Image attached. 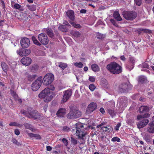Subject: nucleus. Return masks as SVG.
<instances>
[{"mask_svg":"<svg viewBox=\"0 0 154 154\" xmlns=\"http://www.w3.org/2000/svg\"><path fill=\"white\" fill-rule=\"evenodd\" d=\"M113 16L114 18L117 21H121L122 20L119 14L118 11L114 12Z\"/></svg>","mask_w":154,"mask_h":154,"instance_id":"obj_24","label":"nucleus"},{"mask_svg":"<svg viewBox=\"0 0 154 154\" xmlns=\"http://www.w3.org/2000/svg\"><path fill=\"white\" fill-rule=\"evenodd\" d=\"M47 33L48 35L51 38L54 37V34L51 28H48L47 30Z\"/></svg>","mask_w":154,"mask_h":154,"instance_id":"obj_32","label":"nucleus"},{"mask_svg":"<svg viewBox=\"0 0 154 154\" xmlns=\"http://www.w3.org/2000/svg\"><path fill=\"white\" fill-rule=\"evenodd\" d=\"M71 145L73 147L77 144L78 141L76 139H75L73 137H71Z\"/></svg>","mask_w":154,"mask_h":154,"instance_id":"obj_33","label":"nucleus"},{"mask_svg":"<svg viewBox=\"0 0 154 154\" xmlns=\"http://www.w3.org/2000/svg\"><path fill=\"white\" fill-rule=\"evenodd\" d=\"M1 66L2 69L5 72H7L9 67L7 64L5 62L2 61L1 63Z\"/></svg>","mask_w":154,"mask_h":154,"instance_id":"obj_23","label":"nucleus"},{"mask_svg":"<svg viewBox=\"0 0 154 154\" xmlns=\"http://www.w3.org/2000/svg\"><path fill=\"white\" fill-rule=\"evenodd\" d=\"M129 60L130 62H129V63H132L133 64H134L135 61L134 58L132 57H130Z\"/></svg>","mask_w":154,"mask_h":154,"instance_id":"obj_55","label":"nucleus"},{"mask_svg":"<svg viewBox=\"0 0 154 154\" xmlns=\"http://www.w3.org/2000/svg\"><path fill=\"white\" fill-rule=\"evenodd\" d=\"M149 122L148 119H144L139 122L137 126L138 128L140 129L144 127Z\"/></svg>","mask_w":154,"mask_h":154,"instance_id":"obj_19","label":"nucleus"},{"mask_svg":"<svg viewBox=\"0 0 154 154\" xmlns=\"http://www.w3.org/2000/svg\"><path fill=\"white\" fill-rule=\"evenodd\" d=\"M111 141L112 142L117 141L118 142H119L120 141V139L118 137H115L112 139Z\"/></svg>","mask_w":154,"mask_h":154,"instance_id":"obj_45","label":"nucleus"},{"mask_svg":"<svg viewBox=\"0 0 154 154\" xmlns=\"http://www.w3.org/2000/svg\"><path fill=\"white\" fill-rule=\"evenodd\" d=\"M124 17L127 20H132L137 16V14L134 11H124L122 13Z\"/></svg>","mask_w":154,"mask_h":154,"instance_id":"obj_5","label":"nucleus"},{"mask_svg":"<svg viewBox=\"0 0 154 154\" xmlns=\"http://www.w3.org/2000/svg\"><path fill=\"white\" fill-rule=\"evenodd\" d=\"M45 88H48L49 91H50V90L54 91V90L55 87L53 85H50L48 87Z\"/></svg>","mask_w":154,"mask_h":154,"instance_id":"obj_49","label":"nucleus"},{"mask_svg":"<svg viewBox=\"0 0 154 154\" xmlns=\"http://www.w3.org/2000/svg\"><path fill=\"white\" fill-rule=\"evenodd\" d=\"M0 4L2 6V8L3 9V11L4 12L6 11V6L4 1L3 0H1Z\"/></svg>","mask_w":154,"mask_h":154,"instance_id":"obj_40","label":"nucleus"},{"mask_svg":"<svg viewBox=\"0 0 154 154\" xmlns=\"http://www.w3.org/2000/svg\"><path fill=\"white\" fill-rule=\"evenodd\" d=\"M149 110L148 107L146 106H141L139 109V111L140 113H147L149 112Z\"/></svg>","mask_w":154,"mask_h":154,"instance_id":"obj_20","label":"nucleus"},{"mask_svg":"<svg viewBox=\"0 0 154 154\" xmlns=\"http://www.w3.org/2000/svg\"><path fill=\"white\" fill-rule=\"evenodd\" d=\"M81 115V113L79 110L71 108L66 117L68 119H76L80 117Z\"/></svg>","mask_w":154,"mask_h":154,"instance_id":"obj_4","label":"nucleus"},{"mask_svg":"<svg viewBox=\"0 0 154 154\" xmlns=\"http://www.w3.org/2000/svg\"><path fill=\"white\" fill-rule=\"evenodd\" d=\"M21 46L23 48H28L30 44V40L27 38H24L20 42Z\"/></svg>","mask_w":154,"mask_h":154,"instance_id":"obj_11","label":"nucleus"},{"mask_svg":"<svg viewBox=\"0 0 154 154\" xmlns=\"http://www.w3.org/2000/svg\"><path fill=\"white\" fill-rule=\"evenodd\" d=\"M95 88V86L93 84H91L89 86V88L91 91H93Z\"/></svg>","mask_w":154,"mask_h":154,"instance_id":"obj_48","label":"nucleus"},{"mask_svg":"<svg viewBox=\"0 0 154 154\" xmlns=\"http://www.w3.org/2000/svg\"><path fill=\"white\" fill-rule=\"evenodd\" d=\"M145 140L146 141V142L148 144H149V143H150V142H151L150 138L149 137H146L145 138Z\"/></svg>","mask_w":154,"mask_h":154,"instance_id":"obj_58","label":"nucleus"},{"mask_svg":"<svg viewBox=\"0 0 154 154\" xmlns=\"http://www.w3.org/2000/svg\"><path fill=\"white\" fill-rule=\"evenodd\" d=\"M17 54L20 56H24L29 55L31 51L29 49H21L17 50Z\"/></svg>","mask_w":154,"mask_h":154,"instance_id":"obj_13","label":"nucleus"},{"mask_svg":"<svg viewBox=\"0 0 154 154\" xmlns=\"http://www.w3.org/2000/svg\"><path fill=\"white\" fill-rule=\"evenodd\" d=\"M26 7L27 9H26L27 11H35L36 9V6L34 4L26 5Z\"/></svg>","mask_w":154,"mask_h":154,"instance_id":"obj_21","label":"nucleus"},{"mask_svg":"<svg viewBox=\"0 0 154 154\" xmlns=\"http://www.w3.org/2000/svg\"><path fill=\"white\" fill-rule=\"evenodd\" d=\"M38 38L40 42L44 45H46L48 43L49 40L48 36L47 35L44 33L39 34L38 35Z\"/></svg>","mask_w":154,"mask_h":154,"instance_id":"obj_10","label":"nucleus"},{"mask_svg":"<svg viewBox=\"0 0 154 154\" xmlns=\"http://www.w3.org/2000/svg\"><path fill=\"white\" fill-rule=\"evenodd\" d=\"M66 112V109L65 108H60L57 111L56 115L60 117H63Z\"/></svg>","mask_w":154,"mask_h":154,"instance_id":"obj_17","label":"nucleus"},{"mask_svg":"<svg viewBox=\"0 0 154 154\" xmlns=\"http://www.w3.org/2000/svg\"><path fill=\"white\" fill-rule=\"evenodd\" d=\"M62 141L63 143L64 144V145L66 146H67L68 144V140L66 139L65 138H63L62 139Z\"/></svg>","mask_w":154,"mask_h":154,"instance_id":"obj_47","label":"nucleus"},{"mask_svg":"<svg viewBox=\"0 0 154 154\" xmlns=\"http://www.w3.org/2000/svg\"><path fill=\"white\" fill-rule=\"evenodd\" d=\"M137 81L139 83L144 84L146 83L147 79L146 76L140 75L138 77Z\"/></svg>","mask_w":154,"mask_h":154,"instance_id":"obj_18","label":"nucleus"},{"mask_svg":"<svg viewBox=\"0 0 154 154\" xmlns=\"http://www.w3.org/2000/svg\"><path fill=\"white\" fill-rule=\"evenodd\" d=\"M9 125L11 126H15L20 127L23 126L22 125L20 124L19 123H17L16 122H11L9 124Z\"/></svg>","mask_w":154,"mask_h":154,"instance_id":"obj_37","label":"nucleus"},{"mask_svg":"<svg viewBox=\"0 0 154 154\" xmlns=\"http://www.w3.org/2000/svg\"><path fill=\"white\" fill-rule=\"evenodd\" d=\"M69 128L66 126H64L63 127V130L64 131H68L69 130Z\"/></svg>","mask_w":154,"mask_h":154,"instance_id":"obj_62","label":"nucleus"},{"mask_svg":"<svg viewBox=\"0 0 154 154\" xmlns=\"http://www.w3.org/2000/svg\"><path fill=\"white\" fill-rule=\"evenodd\" d=\"M102 84L106 85L107 83L106 80L105 79H102L101 80Z\"/></svg>","mask_w":154,"mask_h":154,"instance_id":"obj_57","label":"nucleus"},{"mask_svg":"<svg viewBox=\"0 0 154 154\" xmlns=\"http://www.w3.org/2000/svg\"><path fill=\"white\" fill-rule=\"evenodd\" d=\"M106 68L111 73L115 75L119 74L122 71V67L115 61L107 65Z\"/></svg>","mask_w":154,"mask_h":154,"instance_id":"obj_1","label":"nucleus"},{"mask_svg":"<svg viewBox=\"0 0 154 154\" xmlns=\"http://www.w3.org/2000/svg\"><path fill=\"white\" fill-rule=\"evenodd\" d=\"M32 60L29 57H24L21 60L22 63L24 65L28 66L31 63Z\"/></svg>","mask_w":154,"mask_h":154,"instance_id":"obj_16","label":"nucleus"},{"mask_svg":"<svg viewBox=\"0 0 154 154\" xmlns=\"http://www.w3.org/2000/svg\"><path fill=\"white\" fill-rule=\"evenodd\" d=\"M27 80L29 81H32L34 80L35 79L36 75H29L27 73L26 74Z\"/></svg>","mask_w":154,"mask_h":154,"instance_id":"obj_27","label":"nucleus"},{"mask_svg":"<svg viewBox=\"0 0 154 154\" xmlns=\"http://www.w3.org/2000/svg\"><path fill=\"white\" fill-rule=\"evenodd\" d=\"M68 65L66 63L60 62L59 63V66L62 68L63 70H64L67 67Z\"/></svg>","mask_w":154,"mask_h":154,"instance_id":"obj_36","label":"nucleus"},{"mask_svg":"<svg viewBox=\"0 0 154 154\" xmlns=\"http://www.w3.org/2000/svg\"><path fill=\"white\" fill-rule=\"evenodd\" d=\"M149 126L147 128V130L149 133H154V126L150 125L149 124Z\"/></svg>","mask_w":154,"mask_h":154,"instance_id":"obj_34","label":"nucleus"},{"mask_svg":"<svg viewBox=\"0 0 154 154\" xmlns=\"http://www.w3.org/2000/svg\"><path fill=\"white\" fill-rule=\"evenodd\" d=\"M66 15L67 17L70 19L72 20H73L75 19V17L74 15V12L72 10H70L68 11L66 13Z\"/></svg>","mask_w":154,"mask_h":154,"instance_id":"obj_22","label":"nucleus"},{"mask_svg":"<svg viewBox=\"0 0 154 154\" xmlns=\"http://www.w3.org/2000/svg\"><path fill=\"white\" fill-rule=\"evenodd\" d=\"M63 24H64L63 25H65L66 26L69 28H71V26L69 25V23L68 22L65 21L63 23Z\"/></svg>","mask_w":154,"mask_h":154,"instance_id":"obj_60","label":"nucleus"},{"mask_svg":"<svg viewBox=\"0 0 154 154\" xmlns=\"http://www.w3.org/2000/svg\"><path fill=\"white\" fill-rule=\"evenodd\" d=\"M28 112L29 115H26V116L29 118H33L34 119H38L40 117V115L36 110H33L31 108L28 109Z\"/></svg>","mask_w":154,"mask_h":154,"instance_id":"obj_8","label":"nucleus"},{"mask_svg":"<svg viewBox=\"0 0 154 154\" xmlns=\"http://www.w3.org/2000/svg\"><path fill=\"white\" fill-rule=\"evenodd\" d=\"M52 96L51 94H49L48 95L43 98H44V100L45 102L48 103L52 99Z\"/></svg>","mask_w":154,"mask_h":154,"instance_id":"obj_31","label":"nucleus"},{"mask_svg":"<svg viewBox=\"0 0 154 154\" xmlns=\"http://www.w3.org/2000/svg\"><path fill=\"white\" fill-rule=\"evenodd\" d=\"M137 32L138 34H140L142 32V28H139L137 30Z\"/></svg>","mask_w":154,"mask_h":154,"instance_id":"obj_64","label":"nucleus"},{"mask_svg":"<svg viewBox=\"0 0 154 154\" xmlns=\"http://www.w3.org/2000/svg\"><path fill=\"white\" fill-rule=\"evenodd\" d=\"M74 65L77 67L81 68L83 66V64L82 62H76L74 63Z\"/></svg>","mask_w":154,"mask_h":154,"instance_id":"obj_43","label":"nucleus"},{"mask_svg":"<svg viewBox=\"0 0 154 154\" xmlns=\"http://www.w3.org/2000/svg\"><path fill=\"white\" fill-rule=\"evenodd\" d=\"M72 35L75 37H79L80 33L79 32L74 31L72 32Z\"/></svg>","mask_w":154,"mask_h":154,"instance_id":"obj_44","label":"nucleus"},{"mask_svg":"<svg viewBox=\"0 0 154 154\" xmlns=\"http://www.w3.org/2000/svg\"><path fill=\"white\" fill-rule=\"evenodd\" d=\"M104 122H102L100 125L97 126V128H101V130L103 131V132H109L111 131V126H103L105 124Z\"/></svg>","mask_w":154,"mask_h":154,"instance_id":"obj_14","label":"nucleus"},{"mask_svg":"<svg viewBox=\"0 0 154 154\" xmlns=\"http://www.w3.org/2000/svg\"><path fill=\"white\" fill-rule=\"evenodd\" d=\"M51 94L48 88H45L38 94V97L40 98H43Z\"/></svg>","mask_w":154,"mask_h":154,"instance_id":"obj_15","label":"nucleus"},{"mask_svg":"<svg viewBox=\"0 0 154 154\" xmlns=\"http://www.w3.org/2000/svg\"><path fill=\"white\" fill-rule=\"evenodd\" d=\"M142 32H143L145 33L150 34L152 33V31L151 30L144 28H142Z\"/></svg>","mask_w":154,"mask_h":154,"instance_id":"obj_41","label":"nucleus"},{"mask_svg":"<svg viewBox=\"0 0 154 154\" xmlns=\"http://www.w3.org/2000/svg\"><path fill=\"white\" fill-rule=\"evenodd\" d=\"M14 133L17 135H19L20 134V132L18 129H16L14 130Z\"/></svg>","mask_w":154,"mask_h":154,"instance_id":"obj_61","label":"nucleus"},{"mask_svg":"<svg viewBox=\"0 0 154 154\" xmlns=\"http://www.w3.org/2000/svg\"><path fill=\"white\" fill-rule=\"evenodd\" d=\"M89 80L92 82H94L95 81L94 77L92 76H90L89 78Z\"/></svg>","mask_w":154,"mask_h":154,"instance_id":"obj_56","label":"nucleus"},{"mask_svg":"<svg viewBox=\"0 0 154 154\" xmlns=\"http://www.w3.org/2000/svg\"><path fill=\"white\" fill-rule=\"evenodd\" d=\"M150 116V115L147 113H145L143 115H138L137 116V119L140 120L143 118H149Z\"/></svg>","mask_w":154,"mask_h":154,"instance_id":"obj_28","label":"nucleus"},{"mask_svg":"<svg viewBox=\"0 0 154 154\" xmlns=\"http://www.w3.org/2000/svg\"><path fill=\"white\" fill-rule=\"evenodd\" d=\"M12 142L13 143L17 146H19L20 144V143L18 142L17 140L14 138H13L12 139Z\"/></svg>","mask_w":154,"mask_h":154,"instance_id":"obj_51","label":"nucleus"},{"mask_svg":"<svg viewBox=\"0 0 154 154\" xmlns=\"http://www.w3.org/2000/svg\"><path fill=\"white\" fill-rule=\"evenodd\" d=\"M134 64L131 63H127L125 65V67L129 70H132L134 67Z\"/></svg>","mask_w":154,"mask_h":154,"instance_id":"obj_30","label":"nucleus"},{"mask_svg":"<svg viewBox=\"0 0 154 154\" xmlns=\"http://www.w3.org/2000/svg\"><path fill=\"white\" fill-rule=\"evenodd\" d=\"M59 29L63 32H66L68 30V29L70 28L66 26L65 25H60L59 27Z\"/></svg>","mask_w":154,"mask_h":154,"instance_id":"obj_26","label":"nucleus"},{"mask_svg":"<svg viewBox=\"0 0 154 154\" xmlns=\"http://www.w3.org/2000/svg\"><path fill=\"white\" fill-rule=\"evenodd\" d=\"M63 97L61 100V103H64L67 102L70 98L72 94V90L69 89L67 90L64 91L63 92Z\"/></svg>","mask_w":154,"mask_h":154,"instance_id":"obj_7","label":"nucleus"},{"mask_svg":"<svg viewBox=\"0 0 154 154\" xmlns=\"http://www.w3.org/2000/svg\"><path fill=\"white\" fill-rule=\"evenodd\" d=\"M91 69L94 72H98L100 70V68L96 64H93L91 66Z\"/></svg>","mask_w":154,"mask_h":154,"instance_id":"obj_25","label":"nucleus"},{"mask_svg":"<svg viewBox=\"0 0 154 154\" xmlns=\"http://www.w3.org/2000/svg\"><path fill=\"white\" fill-rule=\"evenodd\" d=\"M97 104L94 103H91L88 106L86 109V113L89 114L94 110L97 108Z\"/></svg>","mask_w":154,"mask_h":154,"instance_id":"obj_12","label":"nucleus"},{"mask_svg":"<svg viewBox=\"0 0 154 154\" xmlns=\"http://www.w3.org/2000/svg\"><path fill=\"white\" fill-rule=\"evenodd\" d=\"M42 76L38 77L32 85V89L34 91L38 90L42 85Z\"/></svg>","mask_w":154,"mask_h":154,"instance_id":"obj_9","label":"nucleus"},{"mask_svg":"<svg viewBox=\"0 0 154 154\" xmlns=\"http://www.w3.org/2000/svg\"><path fill=\"white\" fill-rule=\"evenodd\" d=\"M70 24L74 27L79 29L81 27V25L79 24H76L75 23L73 22H70Z\"/></svg>","mask_w":154,"mask_h":154,"instance_id":"obj_38","label":"nucleus"},{"mask_svg":"<svg viewBox=\"0 0 154 154\" xmlns=\"http://www.w3.org/2000/svg\"><path fill=\"white\" fill-rule=\"evenodd\" d=\"M54 75L51 73L47 74L44 77L42 83L43 85H48L51 83L54 79Z\"/></svg>","mask_w":154,"mask_h":154,"instance_id":"obj_6","label":"nucleus"},{"mask_svg":"<svg viewBox=\"0 0 154 154\" xmlns=\"http://www.w3.org/2000/svg\"><path fill=\"white\" fill-rule=\"evenodd\" d=\"M132 87V85L129 83L126 82L120 83L118 86V91L122 93L126 92L130 90Z\"/></svg>","mask_w":154,"mask_h":154,"instance_id":"obj_3","label":"nucleus"},{"mask_svg":"<svg viewBox=\"0 0 154 154\" xmlns=\"http://www.w3.org/2000/svg\"><path fill=\"white\" fill-rule=\"evenodd\" d=\"M29 136L31 137H35L36 139H40L41 138L40 135L39 134H33L32 133H28Z\"/></svg>","mask_w":154,"mask_h":154,"instance_id":"obj_29","label":"nucleus"},{"mask_svg":"<svg viewBox=\"0 0 154 154\" xmlns=\"http://www.w3.org/2000/svg\"><path fill=\"white\" fill-rule=\"evenodd\" d=\"M32 39L34 44L38 46L41 45V44L37 40L35 36H32Z\"/></svg>","mask_w":154,"mask_h":154,"instance_id":"obj_35","label":"nucleus"},{"mask_svg":"<svg viewBox=\"0 0 154 154\" xmlns=\"http://www.w3.org/2000/svg\"><path fill=\"white\" fill-rule=\"evenodd\" d=\"M75 128L72 130V132H76V135L79 139H82L85 136V129L83 125L80 122L75 124Z\"/></svg>","mask_w":154,"mask_h":154,"instance_id":"obj_2","label":"nucleus"},{"mask_svg":"<svg viewBox=\"0 0 154 154\" xmlns=\"http://www.w3.org/2000/svg\"><path fill=\"white\" fill-rule=\"evenodd\" d=\"M21 6V5L19 4L18 3H16L14 5V6L13 7L14 8L19 9L20 8Z\"/></svg>","mask_w":154,"mask_h":154,"instance_id":"obj_46","label":"nucleus"},{"mask_svg":"<svg viewBox=\"0 0 154 154\" xmlns=\"http://www.w3.org/2000/svg\"><path fill=\"white\" fill-rule=\"evenodd\" d=\"M108 113H109L110 115L111 116H113L115 115L114 111L110 109H107Z\"/></svg>","mask_w":154,"mask_h":154,"instance_id":"obj_42","label":"nucleus"},{"mask_svg":"<svg viewBox=\"0 0 154 154\" xmlns=\"http://www.w3.org/2000/svg\"><path fill=\"white\" fill-rule=\"evenodd\" d=\"M134 2L137 5L140 6L142 3V0H134Z\"/></svg>","mask_w":154,"mask_h":154,"instance_id":"obj_50","label":"nucleus"},{"mask_svg":"<svg viewBox=\"0 0 154 154\" xmlns=\"http://www.w3.org/2000/svg\"><path fill=\"white\" fill-rule=\"evenodd\" d=\"M121 124L120 122H118L117 123L116 126L115 128V129L116 131H118L119 130V128L121 126Z\"/></svg>","mask_w":154,"mask_h":154,"instance_id":"obj_52","label":"nucleus"},{"mask_svg":"<svg viewBox=\"0 0 154 154\" xmlns=\"http://www.w3.org/2000/svg\"><path fill=\"white\" fill-rule=\"evenodd\" d=\"M24 126L26 128L29 129L31 131L33 130V129L31 125L27 123H25L24 124Z\"/></svg>","mask_w":154,"mask_h":154,"instance_id":"obj_39","label":"nucleus"},{"mask_svg":"<svg viewBox=\"0 0 154 154\" xmlns=\"http://www.w3.org/2000/svg\"><path fill=\"white\" fill-rule=\"evenodd\" d=\"M48 107V104L47 103H46L45 104L44 106L43 107V109L45 112H46L47 108Z\"/></svg>","mask_w":154,"mask_h":154,"instance_id":"obj_63","label":"nucleus"},{"mask_svg":"<svg viewBox=\"0 0 154 154\" xmlns=\"http://www.w3.org/2000/svg\"><path fill=\"white\" fill-rule=\"evenodd\" d=\"M110 21L111 22L114 26H117V24L115 21V20L114 19H111L110 20Z\"/></svg>","mask_w":154,"mask_h":154,"instance_id":"obj_54","label":"nucleus"},{"mask_svg":"<svg viewBox=\"0 0 154 154\" xmlns=\"http://www.w3.org/2000/svg\"><path fill=\"white\" fill-rule=\"evenodd\" d=\"M22 114L25 115L26 116V115H29L28 112V111H27L25 110H23L21 111Z\"/></svg>","mask_w":154,"mask_h":154,"instance_id":"obj_59","label":"nucleus"},{"mask_svg":"<svg viewBox=\"0 0 154 154\" xmlns=\"http://www.w3.org/2000/svg\"><path fill=\"white\" fill-rule=\"evenodd\" d=\"M96 36L97 38L100 39L103 38V35L99 32H98L97 33Z\"/></svg>","mask_w":154,"mask_h":154,"instance_id":"obj_53","label":"nucleus"}]
</instances>
